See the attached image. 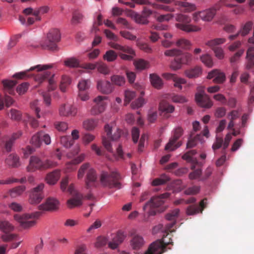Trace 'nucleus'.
Wrapping results in <instances>:
<instances>
[{
    "label": "nucleus",
    "mask_w": 254,
    "mask_h": 254,
    "mask_svg": "<svg viewBox=\"0 0 254 254\" xmlns=\"http://www.w3.org/2000/svg\"><path fill=\"white\" fill-rule=\"evenodd\" d=\"M96 68L98 71L101 73L106 75L110 72V69L108 66L102 62H97Z\"/></svg>",
    "instance_id": "46"
},
{
    "label": "nucleus",
    "mask_w": 254,
    "mask_h": 254,
    "mask_svg": "<svg viewBox=\"0 0 254 254\" xmlns=\"http://www.w3.org/2000/svg\"><path fill=\"white\" fill-rule=\"evenodd\" d=\"M163 76L167 79H172L174 82V86L179 88V89H182V84H185L186 83L185 79L179 78L176 75L173 73H165L163 74Z\"/></svg>",
    "instance_id": "26"
},
{
    "label": "nucleus",
    "mask_w": 254,
    "mask_h": 254,
    "mask_svg": "<svg viewBox=\"0 0 254 254\" xmlns=\"http://www.w3.org/2000/svg\"><path fill=\"white\" fill-rule=\"evenodd\" d=\"M25 188L24 186H20L10 190L9 191V193L11 197H16L21 194L25 190Z\"/></svg>",
    "instance_id": "42"
},
{
    "label": "nucleus",
    "mask_w": 254,
    "mask_h": 254,
    "mask_svg": "<svg viewBox=\"0 0 254 254\" xmlns=\"http://www.w3.org/2000/svg\"><path fill=\"white\" fill-rule=\"evenodd\" d=\"M105 132L106 134L107 137L103 136L102 138V143L104 147L107 151L113 152V150L112 147L110 140H117L121 135L122 130L119 128H117L114 134H112V127L109 125L107 124L104 127Z\"/></svg>",
    "instance_id": "7"
},
{
    "label": "nucleus",
    "mask_w": 254,
    "mask_h": 254,
    "mask_svg": "<svg viewBox=\"0 0 254 254\" xmlns=\"http://www.w3.org/2000/svg\"><path fill=\"white\" fill-rule=\"evenodd\" d=\"M170 196L169 193H164L160 196H154L151 198L150 200L147 202L143 206L144 211L147 210V213L149 216H154L157 213H160L165 210L166 207L163 205L165 198H168Z\"/></svg>",
    "instance_id": "2"
},
{
    "label": "nucleus",
    "mask_w": 254,
    "mask_h": 254,
    "mask_svg": "<svg viewBox=\"0 0 254 254\" xmlns=\"http://www.w3.org/2000/svg\"><path fill=\"white\" fill-rule=\"evenodd\" d=\"M121 179L120 174L117 172H112L109 174L103 172L100 176V182L105 187L119 189L121 188Z\"/></svg>",
    "instance_id": "3"
},
{
    "label": "nucleus",
    "mask_w": 254,
    "mask_h": 254,
    "mask_svg": "<svg viewBox=\"0 0 254 254\" xmlns=\"http://www.w3.org/2000/svg\"><path fill=\"white\" fill-rule=\"evenodd\" d=\"M201 62L207 66L211 67L213 66V63L211 57L207 55H204L200 58Z\"/></svg>",
    "instance_id": "51"
},
{
    "label": "nucleus",
    "mask_w": 254,
    "mask_h": 254,
    "mask_svg": "<svg viewBox=\"0 0 254 254\" xmlns=\"http://www.w3.org/2000/svg\"><path fill=\"white\" fill-rule=\"evenodd\" d=\"M40 214L39 212L25 213L22 215L15 214L14 218L19 223L21 227L24 229H28L36 225V220Z\"/></svg>",
    "instance_id": "4"
},
{
    "label": "nucleus",
    "mask_w": 254,
    "mask_h": 254,
    "mask_svg": "<svg viewBox=\"0 0 254 254\" xmlns=\"http://www.w3.org/2000/svg\"><path fill=\"white\" fill-rule=\"evenodd\" d=\"M0 229L4 233H10L14 229V227L7 221H1L0 223Z\"/></svg>",
    "instance_id": "43"
},
{
    "label": "nucleus",
    "mask_w": 254,
    "mask_h": 254,
    "mask_svg": "<svg viewBox=\"0 0 254 254\" xmlns=\"http://www.w3.org/2000/svg\"><path fill=\"white\" fill-rule=\"evenodd\" d=\"M64 63L65 66L71 68L77 67L79 65V61L74 57L67 58L64 60Z\"/></svg>",
    "instance_id": "37"
},
{
    "label": "nucleus",
    "mask_w": 254,
    "mask_h": 254,
    "mask_svg": "<svg viewBox=\"0 0 254 254\" xmlns=\"http://www.w3.org/2000/svg\"><path fill=\"white\" fill-rule=\"evenodd\" d=\"M134 19L136 22L139 24H147L149 22L146 17L142 13L141 14L135 13L134 15Z\"/></svg>",
    "instance_id": "54"
},
{
    "label": "nucleus",
    "mask_w": 254,
    "mask_h": 254,
    "mask_svg": "<svg viewBox=\"0 0 254 254\" xmlns=\"http://www.w3.org/2000/svg\"><path fill=\"white\" fill-rule=\"evenodd\" d=\"M108 240L104 237H99L97 239V241L95 244V247L99 248L106 245Z\"/></svg>",
    "instance_id": "61"
},
{
    "label": "nucleus",
    "mask_w": 254,
    "mask_h": 254,
    "mask_svg": "<svg viewBox=\"0 0 254 254\" xmlns=\"http://www.w3.org/2000/svg\"><path fill=\"white\" fill-rule=\"evenodd\" d=\"M202 164L199 162L196 158L191 157V180L196 179L201 181L202 178Z\"/></svg>",
    "instance_id": "17"
},
{
    "label": "nucleus",
    "mask_w": 254,
    "mask_h": 254,
    "mask_svg": "<svg viewBox=\"0 0 254 254\" xmlns=\"http://www.w3.org/2000/svg\"><path fill=\"white\" fill-rule=\"evenodd\" d=\"M182 143L171 137L169 142L166 145L165 150L167 151H174L181 146Z\"/></svg>",
    "instance_id": "33"
},
{
    "label": "nucleus",
    "mask_w": 254,
    "mask_h": 254,
    "mask_svg": "<svg viewBox=\"0 0 254 254\" xmlns=\"http://www.w3.org/2000/svg\"><path fill=\"white\" fill-rule=\"evenodd\" d=\"M194 197H191V204L195 202ZM207 204V199L204 198L201 200L198 204H191V215L202 213L203 209L206 207Z\"/></svg>",
    "instance_id": "24"
},
{
    "label": "nucleus",
    "mask_w": 254,
    "mask_h": 254,
    "mask_svg": "<svg viewBox=\"0 0 254 254\" xmlns=\"http://www.w3.org/2000/svg\"><path fill=\"white\" fill-rule=\"evenodd\" d=\"M176 20L178 23L176 24V26L183 31L186 32L190 31V17L188 15L180 14L176 17Z\"/></svg>",
    "instance_id": "15"
},
{
    "label": "nucleus",
    "mask_w": 254,
    "mask_h": 254,
    "mask_svg": "<svg viewBox=\"0 0 254 254\" xmlns=\"http://www.w3.org/2000/svg\"><path fill=\"white\" fill-rule=\"evenodd\" d=\"M90 86V81L88 79L85 80L82 79L80 81L78 84V87L80 91H84L85 90L87 89Z\"/></svg>",
    "instance_id": "53"
},
{
    "label": "nucleus",
    "mask_w": 254,
    "mask_h": 254,
    "mask_svg": "<svg viewBox=\"0 0 254 254\" xmlns=\"http://www.w3.org/2000/svg\"><path fill=\"white\" fill-rule=\"evenodd\" d=\"M29 84L26 82H24L19 85L16 88L17 92L19 94H24L28 88Z\"/></svg>",
    "instance_id": "62"
},
{
    "label": "nucleus",
    "mask_w": 254,
    "mask_h": 254,
    "mask_svg": "<svg viewBox=\"0 0 254 254\" xmlns=\"http://www.w3.org/2000/svg\"><path fill=\"white\" fill-rule=\"evenodd\" d=\"M49 7L47 6H42L38 8L34 9L33 15L36 17L35 20L37 21L41 20V18L40 15L44 14L49 11Z\"/></svg>",
    "instance_id": "38"
},
{
    "label": "nucleus",
    "mask_w": 254,
    "mask_h": 254,
    "mask_svg": "<svg viewBox=\"0 0 254 254\" xmlns=\"http://www.w3.org/2000/svg\"><path fill=\"white\" fill-rule=\"evenodd\" d=\"M59 114L61 116L73 117L77 114V109L71 104H63L59 108Z\"/></svg>",
    "instance_id": "18"
},
{
    "label": "nucleus",
    "mask_w": 254,
    "mask_h": 254,
    "mask_svg": "<svg viewBox=\"0 0 254 254\" xmlns=\"http://www.w3.org/2000/svg\"><path fill=\"white\" fill-rule=\"evenodd\" d=\"M53 67V64H38L31 67L28 70L15 74L14 75V77L19 79H21L27 76L28 73H29L30 71H34L36 73H38L34 75L35 80L39 83H41L46 79L48 78L51 74L50 72L49 71H43L46 70L47 69L51 68Z\"/></svg>",
    "instance_id": "1"
},
{
    "label": "nucleus",
    "mask_w": 254,
    "mask_h": 254,
    "mask_svg": "<svg viewBox=\"0 0 254 254\" xmlns=\"http://www.w3.org/2000/svg\"><path fill=\"white\" fill-rule=\"evenodd\" d=\"M98 121L94 119H87L83 123V127L87 130H92L97 126Z\"/></svg>",
    "instance_id": "40"
},
{
    "label": "nucleus",
    "mask_w": 254,
    "mask_h": 254,
    "mask_svg": "<svg viewBox=\"0 0 254 254\" xmlns=\"http://www.w3.org/2000/svg\"><path fill=\"white\" fill-rule=\"evenodd\" d=\"M125 238L123 233L119 232L117 235L113 238L112 241L108 243L109 247L112 249H116L118 245L123 242Z\"/></svg>",
    "instance_id": "31"
},
{
    "label": "nucleus",
    "mask_w": 254,
    "mask_h": 254,
    "mask_svg": "<svg viewBox=\"0 0 254 254\" xmlns=\"http://www.w3.org/2000/svg\"><path fill=\"white\" fill-rule=\"evenodd\" d=\"M220 8L219 4H217L214 7L193 13V19L194 21H198L199 18L204 21H211L216 14L217 10Z\"/></svg>",
    "instance_id": "10"
},
{
    "label": "nucleus",
    "mask_w": 254,
    "mask_h": 254,
    "mask_svg": "<svg viewBox=\"0 0 254 254\" xmlns=\"http://www.w3.org/2000/svg\"><path fill=\"white\" fill-rule=\"evenodd\" d=\"M226 41L224 38H217L209 41L207 42L208 46L212 47L215 54V56L219 59H222L224 57V52L223 50L216 45L223 44Z\"/></svg>",
    "instance_id": "16"
},
{
    "label": "nucleus",
    "mask_w": 254,
    "mask_h": 254,
    "mask_svg": "<svg viewBox=\"0 0 254 254\" xmlns=\"http://www.w3.org/2000/svg\"><path fill=\"white\" fill-rule=\"evenodd\" d=\"M61 142L66 148L70 147L73 144V141L70 136H62L61 138Z\"/></svg>",
    "instance_id": "57"
},
{
    "label": "nucleus",
    "mask_w": 254,
    "mask_h": 254,
    "mask_svg": "<svg viewBox=\"0 0 254 254\" xmlns=\"http://www.w3.org/2000/svg\"><path fill=\"white\" fill-rule=\"evenodd\" d=\"M42 131L37 132L34 135L31 139V143L36 147H39L42 143Z\"/></svg>",
    "instance_id": "39"
},
{
    "label": "nucleus",
    "mask_w": 254,
    "mask_h": 254,
    "mask_svg": "<svg viewBox=\"0 0 254 254\" xmlns=\"http://www.w3.org/2000/svg\"><path fill=\"white\" fill-rule=\"evenodd\" d=\"M61 39L60 31L58 29H51L47 34V39L42 45L44 48L55 50L57 48L56 43Z\"/></svg>",
    "instance_id": "9"
},
{
    "label": "nucleus",
    "mask_w": 254,
    "mask_h": 254,
    "mask_svg": "<svg viewBox=\"0 0 254 254\" xmlns=\"http://www.w3.org/2000/svg\"><path fill=\"white\" fill-rule=\"evenodd\" d=\"M157 1L162 2L165 4H170L172 2H174V4L178 6L182 11L185 12L189 11L190 9V4L186 2L187 0H155Z\"/></svg>",
    "instance_id": "23"
},
{
    "label": "nucleus",
    "mask_w": 254,
    "mask_h": 254,
    "mask_svg": "<svg viewBox=\"0 0 254 254\" xmlns=\"http://www.w3.org/2000/svg\"><path fill=\"white\" fill-rule=\"evenodd\" d=\"M159 110L166 114L172 113L174 111L175 107L165 101H162L159 104Z\"/></svg>",
    "instance_id": "34"
},
{
    "label": "nucleus",
    "mask_w": 254,
    "mask_h": 254,
    "mask_svg": "<svg viewBox=\"0 0 254 254\" xmlns=\"http://www.w3.org/2000/svg\"><path fill=\"white\" fill-rule=\"evenodd\" d=\"M2 84L4 87L9 90V92L11 94L13 92L11 88L15 85L16 83L13 80H4L2 81Z\"/></svg>",
    "instance_id": "56"
},
{
    "label": "nucleus",
    "mask_w": 254,
    "mask_h": 254,
    "mask_svg": "<svg viewBox=\"0 0 254 254\" xmlns=\"http://www.w3.org/2000/svg\"><path fill=\"white\" fill-rule=\"evenodd\" d=\"M144 104V99L142 97H140L131 103V107L133 109L138 108L142 107Z\"/></svg>",
    "instance_id": "59"
},
{
    "label": "nucleus",
    "mask_w": 254,
    "mask_h": 254,
    "mask_svg": "<svg viewBox=\"0 0 254 254\" xmlns=\"http://www.w3.org/2000/svg\"><path fill=\"white\" fill-rule=\"evenodd\" d=\"M208 79H213L215 83H223L226 80V76L224 72L219 69H215L209 72L207 76Z\"/></svg>",
    "instance_id": "21"
},
{
    "label": "nucleus",
    "mask_w": 254,
    "mask_h": 254,
    "mask_svg": "<svg viewBox=\"0 0 254 254\" xmlns=\"http://www.w3.org/2000/svg\"><path fill=\"white\" fill-rule=\"evenodd\" d=\"M107 99V96H98L94 100L95 105L91 109V114L93 115H98L103 112L105 109L106 102L105 100Z\"/></svg>",
    "instance_id": "14"
},
{
    "label": "nucleus",
    "mask_w": 254,
    "mask_h": 254,
    "mask_svg": "<svg viewBox=\"0 0 254 254\" xmlns=\"http://www.w3.org/2000/svg\"><path fill=\"white\" fill-rule=\"evenodd\" d=\"M117 53L113 50L107 51L103 56V59L108 62H112L115 61L117 58Z\"/></svg>",
    "instance_id": "41"
},
{
    "label": "nucleus",
    "mask_w": 254,
    "mask_h": 254,
    "mask_svg": "<svg viewBox=\"0 0 254 254\" xmlns=\"http://www.w3.org/2000/svg\"><path fill=\"white\" fill-rule=\"evenodd\" d=\"M10 117L12 120L19 121L21 118V114L20 111L15 109H11Z\"/></svg>",
    "instance_id": "60"
},
{
    "label": "nucleus",
    "mask_w": 254,
    "mask_h": 254,
    "mask_svg": "<svg viewBox=\"0 0 254 254\" xmlns=\"http://www.w3.org/2000/svg\"><path fill=\"white\" fill-rule=\"evenodd\" d=\"M136 96L134 91L126 90L125 92V102L126 105L128 104L130 101L132 100Z\"/></svg>",
    "instance_id": "52"
},
{
    "label": "nucleus",
    "mask_w": 254,
    "mask_h": 254,
    "mask_svg": "<svg viewBox=\"0 0 254 254\" xmlns=\"http://www.w3.org/2000/svg\"><path fill=\"white\" fill-rule=\"evenodd\" d=\"M164 54L166 56H175L174 61L172 62L170 67L173 70H177L181 67L182 64H188L189 63V57L186 55H183L181 51L178 49H172L167 50Z\"/></svg>",
    "instance_id": "5"
},
{
    "label": "nucleus",
    "mask_w": 254,
    "mask_h": 254,
    "mask_svg": "<svg viewBox=\"0 0 254 254\" xmlns=\"http://www.w3.org/2000/svg\"><path fill=\"white\" fill-rule=\"evenodd\" d=\"M132 238L130 240V246L132 249L138 250L143 247L144 241L143 238L137 234H132Z\"/></svg>",
    "instance_id": "25"
},
{
    "label": "nucleus",
    "mask_w": 254,
    "mask_h": 254,
    "mask_svg": "<svg viewBox=\"0 0 254 254\" xmlns=\"http://www.w3.org/2000/svg\"><path fill=\"white\" fill-rule=\"evenodd\" d=\"M134 65L137 69L142 70L148 67V63L144 60L139 59L134 62Z\"/></svg>",
    "instance_id": "48"
},
{
    "label": "nucleus",
    "mask_w": 254,
    "mask_h": 254,
    "mask_svg": "<svg viewBox=\"0 0 254 254\" xmlns=\"http://www.w3.org/2000/svg\"><path fill=\"white\" fill-rule=\"evenodd\" d=\"M5 164L10 167L17 168L20 165L19 157L14 153L9 154L5 160Z\"/></svg>",
    "instance_id": "28"
},
{
    "label": "nucleus",
    "mask_w": 254,
    "mask_h": 254,
    "mask_svg": "<svg viewBox=\"0 0 254 254\" xmlns=\"http://www.w3.org/2000/svg\"><path fill=\"white\" fill-rule=\"evenodd\" d=\"M67 191L73 196L72 198L67 200V204L69 208H72L74 207L80 206L82 204L83 196L82 194L74 190L73 185H70L68 187Z\"/></svg>",
    "instance_id": "12"
},
{
    "label": "nucleus",
    "mask_w": 254,
    "mask_h": 254,
    "mask_svg": "<svg viewBox=\"0 0 254 254\" xmlns=\"http://www.w3.org/2000/svg\"><path fill=\"white\" fill-rule=\"evenodd\" d=\"M97 88L99 91L104 94H109L113 91V86L108 81H99L97 83Z\"/></svg>",
    "instance_id": "27"
},
{
    "label": "nucleus",
    "mask_w": 254,
    "mask_h": 254,
    "mask_svg": "<svg viewBox=\"0 0 254 254\" xmlns=\"http://www.w3.org/2000/svg\"><path fill=\"white\" fill-rule=\"evenodd\" d=\"M17 235L10 233H4L0 236V238L4 242H8L16 240Z\"/></svg>",
    "instance_id": "47"
},
{
    "label": "nucleus",
    "mask_w": 254,
    "mask_h": 254,
    "mask_svg": "<svg viewBox=\"0 0 254 254\" xmlns=\"http://www.w3.org/2000/svg\"><path fill=\"white\" fill-rule=\"evenodd\" d=\"M57 165L56 162L50 160H46L43 162L38 157L32 156L30 157L29 164L27 167L28 171L33 172L36 170H45L53 168Z\"/></svg>",
    "instance_id": "6"
},
{
    "label": "nucleus",
    "mask_w": 254,
    "mask_h": 254,
    "mask_svg": "<svg viewBox=\"0 0 254 254\" xmlns=\"http://www.w3.org/2000/svg\"><path fill=\"white\" fill-rule=\"evenodd\" d=\"M171 99L173 102L177 103H184L187 101L184 96L179 95H173L171 97Z\"/></svg>",
    "instance_id": "63"
},
{
    "label": "nucleus",
    "mask_w": 254,
    "mask_h": 254,
    "mask_svg": "<svg viewBox=\"0 0 254 254\" xmlns=\"http://www.w3.org/2000/svg\"><path fill=\"white\" fill-rule=\"evenodd\" d=\"M226 113V109L224 107H218L216 109L214 115L217 118H221L223 117Z\"/></svg>",
    "instance_id": "64"
},
{
    "label": "nucleus",
    "mask_w": 254,
    "mask_h": 254,
    "mask_svg": "<svg viewBox=\"0 0 254 254\" xmlns=\"http://www.w3.org/2000/svg\"><path fill=\"white\" fill-rule=\"evenodd\" d=\"M176 46L181 49L185 50L190 49V43L188 40L181 38L176 42Z\"/></svg>",
    "instance_id": "45"
},
{
    "label": "nucleus",
    "mask_w": 254,
    "mask_h": 254,
    "mask_svg": "<svg viewBox=\"0 0 254 254\" xmlns=\"http://www.w3.org/2000/svg\"><path fill=\"white\" fill-rule=\"evenodd\" d=\"M223 139L221 137H216L215 141L212 145V149L215 151L216 150L219 149L223 146Z\"/></svg>",
    "instance_id": "58"
},
{
    "label": "nucleus",
    "mask_w": 254,
    "mask_h": 254,
    "mask_svg": "<svg viewBox=\"0 0 254 254\" xmlns=\"http://www.w3.org/2000/svg\"><path fill=\"white\" fill-rule=\"evenodd\" d=\"M195 99L197 104L202 108L209 109L213 104L210 98L205 94H202L201 93L196 94Z\"/></svg>",
    "instance_id": "20"
},
{
    "label": "nucleus",
    "mask_w": 254,
    "mask_h": 254,
    "mask_svg": "<svg viewBox=\"0 0 254 254\" xmlns=\"http://www.w3.org/2000/svg\"><path fill=\"white\" fill-rule=\"evenodd\" d=\"M169 242L164 240H158L152 243L149 247L144 254H162L167 251V246L169 244L173 245L172 240L169 238Z\"/></svg>",
    "instance_id": "8"
},
{
    "label": "nucleus",
    "mask_w": 254,
    "mask_h": 254,
    "mask_svg": "<svg viewBox=\"0 0 254 254\" xmlns=\"http://www.w3.org/2000/svg\"><path fill=\"white\" fill-rule=\"evenodd\" d=\"M60 177V171L56 170L47 174L46 180L47 183L50 185H55L59 180Z\"/></svg>",
    "instance_id": "32"
},
{
    "label": "nucleus",
    "mask_w": 254,
    "mask_h": 254,
    "mask_svg": "<svg viewBox=\"0 0 254 254\" xmlns=\"http://www.w3.org/2000/svg\"><path fill=\"white\" fill-rule=\"evenodd\" d=\"M98 185L95 171L93 169L88 170L85 180V186L87 189L96 187Z\"/></svg>",
    "instance_id": "19"
},
{
    "label": "nucleus",
    "mask_w": 254,
    "mask_h": 254,
    "mask_svg": "<svg viewBox=\"0 0 254 254\" xmlns=\"http://www.w3.org/2000/svg\"><path fill=\"white\" fill-rule=\"evenodd\" d=\"M150 79L151 84L157 89H161L163 86V82L161 78L155 74L150 75Z\"/></svg>",
    "instance_id": "35"
},
{
    "label": "nucleus",
    "mask_w": 254,
    "mask_h": 254,
    "mask_svg": "<svg viewBox=\"0 0 254 254\" xmlns=\"http://www.w3.org/2000/svg\"><path fill=\"white\" fill-rule=\"evenodd\" d=\"M111 81L113 83L118 86H122L125 82V79L123 76L115 75L111 78Z\"/></svg>",
    "instance_id": "49"
},
{
    "label": "nucleus",
    "mask_w": 254,
    "mask_h": 254,
    "mask_svg": "<svg viewBox=\"0 0 254 254\" xmlns=\"http://www.w3.org/2000/svg\"><path fill=\"white\" fill-rule=\"evenodd\" d=\"M70 82L71 80L68 76L66 75L63 76L60 85V88L61 91L65 92L66 87L70 84Z\"/></svg>",
    "instance_id": "44"
},
{
    "label": "nucleus",
    "mask_w": 254,
    "mask_h": 254,
    "mask_svg": "<svg viewBox=\"0 0 254 254\" xmlns=\"http://www.w3.org/2000/svg\"><path fill=\"white\" fill-rule=\"evenodd\" d=\"M151 6L155 8V9H162L165 11H168V12H173L174 11V8H172V7H171L170 6H167V5H163V4H157V3H152L151 4Z\"/></svg>",
    "instance_id": "50"
},
{
    "label": "nucleus",
    "mask_w": 254,
    "mask_h": 254,
    "mask_svg": "<svg viewBox=\"0 0 254 254\" xmlns=\"http://www.w3.org/2000/svg\"><path fill=\"white\" fill-rule=\"evenodd\" d=\"M44 187V185L41 183L32 190L29 199L30 204H37L41 202L44 197L43 193Z\"/></svg>",
    "instance_id": "13"
},
{
    "label": "nucleus",
    "mask_w": 254,
    "mask_h": 254,
    "mask_svg": "<svg viewBox=\"0 0 254 254\" xmlns=\"http://www.w3.org/2000/svg\"><path fill=\"white\" fill-rule=\"evenodd\" d=\"M109 45L111 48L116 50L120 51L129 54V55H128L124 54H120L119 55L120 57L124 60L131 61L133 59V56H135L134 51L128 46H122L114 42H110Z\"/></svg>",
    "instance_id": "11"
},
{
    "label": "nucleus",
    "mask_w": 254,
    "mask_h": 254,
    "mask_svg": "<svg viewBox=\"0 0 254 254\" xmlns=\"http://www.w3.org/2000/svg\"><path fill=\"white\" fill-rule=\"evenodd\" d=\"M179 209H175L166 215V218L169 221H175L178 216Z\"/></svg>",
    "instance_id": "55"
},
{
    "label": "nucleus",
    "mask_w": 254,
    "mask_h": 254,
    "mask_svg": "<svg viewBox=\"0 0 254 254\" xmlns=\"http://www.w3.org/2000/svg\"><path fill=\"white\" fill-rule=\"evenodd\" d=\"M253 25V23L252 21H248L246 22L241 30L235 35H230L229 36V39L231 40H234L239 34H241L243 36L247 35L251 30Z\"/></svg>",
    "instance_id": "29"
},
{
    "label": "nucleus",
    "mask_w": 254,
    "mask_h": 254,
    "mask_svg": "<svg viewBox=\"0 0 254 254\" xmlns=\"http://www.w3.org/2000/svg\"><path fill=\"white\" fill-rule=\"evenodd\" d=\"M170 180V177L167 175L164 174L160 176L159 178L155 179L152 182V186H157L166 184Z\"/></svg>",
    "instance_id": "36"
},
{
    "label": "nucleus",
    "mask_w": 254,
    "mask_h": 254,
    "mask_svg": "<svg viewBox=\"0 0 254 254\" xmlns=\"http://www.w3.org/2000/svg\"><path fill=\"white\" fill-rule=\"evenodd\" d=\"M246 67L250 69L254 66V48L250 47L247 52Z\"/></svg>",
    "instance_id": "30"
},
{
    "label": "nucleus",
    "mask_w": 254,
    "mask_h": 254,
    "mask_svg": "<svg viewBox=\"0 0 254 254\" xmlns=\"http://www.w3.org/2000/svg\"><path fill=\"white\" fill-rule=\"evenodd\" d=\"M59 205V202L57 199L50 197L45 203L39 206V209L43 211H53L58 208Z\"/></svg>",
    "instance_id": "22"
}]
</instances>
